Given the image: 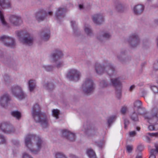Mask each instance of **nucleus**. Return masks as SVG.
<instances>
[{"instance_id": "nucleus-59", "label": "nucleus", "mask_w": 158, "mask_h": 158, "mask_svg": "<svg viewBox=\"0 0 158 158\" xmlns=\"http://www.w3.org/2000/svg\"><path fill=\"white\" fill-rule=\"evenodd\" d=\"M135 87V86L134 85H131L129 89V91H132Z\"/></svg>"}, {"instance_id": "nucleus-37", "label": "nucleus", "mask_w": 158, "mask_h": 158, "mask_svg": "<svg viewBox=\"0 0 158 158\" xmlns=\"http://www.w3.org/2000/svg\"><path fill=\"white\" fill-rule=\"evenodd\" d=\"M71 132V131L67 129L62 130L61 131L62 136L65 139H66Z\"/></svg>"}, {"instance_id": "nucleus-5", "label": "nucleus", "mask_w": 158, "mask_h": 158, "mask_svg": "<svg viewBox=\"0 0 158 158\" xmlns=\"http://www.w3.org/2000/svg\"><path fill=\"white\" fill-rule=\"evenodd\" d=\"M95 88V84L93 81L90 78H86L82 85L83 91L87 94H91L94 91Z\"/></svg>"}, {"instance_id": "nucleus-25", "label": "nucleus", "mask_w": 158, "mask_h": 158, "mask_svg": "<svg viewBox=\"0 0 158 158\" xmlns=\"http://www.w3.org/2000/svg\"><path fill=\"white\" fill-rule=\"evenodd\" d=\"M115 8L116 10L119 12H123L125 10V6L122 3L118 2L115 4Z\"/></svg>"}, {"instance_id": "nucleus-56", "label": "nucleus", "mask_w": 158, "mask_h": 158, "mask_svg": "<svg viewBox=\"0 0 158 158\" xmlns=\"http://www.w3.org/2000/svg\"><path fill=\"white\" fill-rule=\"evenodd\" d=\"M154 24L156 26H158V18L154 20Z\"/></svg>"}, {"instance_id": "nucleus-4", "label": "nucleus", "mask_w": 158, "mask_h": 158, "mask_svg": "<svg viewBox=\"0 0 158 158\" xmlns=\"http://www.w3.org/2000/svg\"><path fill=\"white\" fill-rule=\"evenodd\" d=\"M17 35L19 40L23 44L29 46L33 44V37L29 33L23 31H18Z\"/></svg>"}, {"instance_id": "nucleus-38", "label": "nucleus", "mask_w": 158, "mask_h": 158, "mask_svg": "<svg viewBox=\"0 0 158 158\" xmlns=\"http://www.w3.org/2000/svg\"><path fill=\"white\" fill-rule=\"evenodd\" d=\"M152 113L153 117H156L158 119V108L156 107L152 110Z\"/></svg>"}, {"instance_id": "nucleus-23", "label": "nucleus", "mask_w": 158, "mask_h": 158, "mask_svg": "<svg viewBox=\"0 0 158 158\" xmlns=\"http://www.w3.org/2000/svg\"><path fill=\"white\" fill-rule=\"evenodd\" d=\"M142 103L139 100H137L134 103V106L135 109H137L138 110V113L139 114H143L140 111V110H144V108L142 107Z\"/></svg>"}, {"instance_id": "nucleus-55", "label": "nucleus", "mask_w": 158, "mask_h": 158, "mask_svg": "<svg viewBox=\"0 0 158 158\" xmlns=\"http://www.w3.org/2000/svg\"><path fill=\"white\" fill-rule=\"evenodd\" d=\"M13 143L15 145H18L19 144V141L17 140H14L13 141Z\"/></svg>"}, {"instance_id": "nucleus-33", "label": "nucleus", "mask_w": 158, "mask_h": 158, "mask_svg": "<svg viewBox=\"0 0 158 158\" xmlns=\"http://www.w3.org/2000/svg\"><path fill=\"white\" fill-rule=\"evenodd\" d=\"M87 153L89 158H97L95 152L92 149H89L87 151Z\"/></svg>"}, {"instance_id": "nucleus-6", "label": "nucleus", "mask_w": 158, "mask_h": 158, "mask_svg": "<svg viewBox=\"0 0 158 158\" xmlns=\"http://www.w3.org/2000/svg\"><path fill=\"white\" fill-rule=\"evenodd\" d=\"M12 94L19 100L24 99L26 95L24 93L22 87L18 85L13 86L10 89Z\"/></svg>"}, {"instance_id": "nucleus-15", "label": "nucleus", "mask_w": 158, "mask_h": 158, "mask_svg": "<svg viewBox=\"0 0 158 158\" xmlns=\"http://www.w3.org/2000/svg\"><path fill=\"white\" fill-rule=\"evenodd\" d=\"M83 128V130L85 133L87 134H94L98 130L97 128L89 123L84 124Z\"/></svg>"}, {"instance_id": "nucleus-62", "label": "nucleus", "mask_w": 158, "mask_h": 158, "mask_svg": "<svg viewBox=\"0 0 158 158\" xmlns=\"http://www.w3.org/2000/svg\"><path fill=\"white\" fill-rule=\"evenodd\" d=\"M156 44L157 47L158 48V36L156 38Z\"/></svg>"}, {"instance_id": "nucleus-18", "label": "nucleus", "mask_w": 158, "mask_h": 158, "mask_svg": "<svg viewBox=\"0 0 158 158\" xmlns=\"http://www.w3.org/2000/svg\"><path fill=\"white\" fill-rule=\"evenodd\" d=\"M50 31L49 29L45 28L40 33V36L42 40L46 41H48L50 37Z\"/></svg>"}, {"instance_id": "nucleus-64", "label": "nucleus", "mask_w": 158, "mask_h": 158, "mask_svg": "<svg viewBox=\"0 0 158 158\" xmlns=\"http://www.w3.org/2000/svg\"><path fill=\"white\" fill-rule=\"evenodd\" d=\"M136 129L138 131H139L140 130V128L139 127H136Z\"/></svg>"}, {"instance_id": "nucleus-28", "label": "nucleus", "mask_w": 158, "mask_h": 158, "mask_svg": "<svg viewBox=\"0 0 158 158\" xmlns=\"http://www.w3.org/2000/svg\"><path fill=\"white\" fill-rule=\"evenodd\" d=\"M155 149H152L150 151V156L149 158H156V156L155 154L158 153V144H155Z\"/></svg>"}, {"instance_id": "nucleus-14", "label": "nucleus", "mask_w": 158, "mask_h": 158, "mask_svg": "<svg viewBox=\"0 0 158 158\" xmlns=\"http://www.w3.org/2000/svg\"><path fill=\"white\" fill-rule=\"evenodd\" d=\"M62 56V53L60 50L59 49L55 50L50 56L51 62L56 61L61 57Z\"/></svg>"}, {"instance_id": "nucleus-11", "label": "nucleus", "mask_w": 158, "mask_h": 158, "mask_svg": "<svg viewBox=\"0 0 158 158\" xmlns=\"http://www.w3.org/2000/svg\"><path fill=\"white\" fill-rule=\"evenodd\" d=\"M0 61L6 64L14 65L15 61L13 57L9 54L0 50Z\"/></svg>"}, {"instance_id": "nucleus-35", "label": "nucleus", "mask_w": 158, "mask_h": 158, "mask_svg": "<svg viewBox=\"0 0 158 158\" xmlns=\"http://www.w3.org/2000/svg\"><path fill=\"white\" fill-rule=\"evenodd\" d=\"M66 139L69 141L74 142L76 140V135L74 133L71 132Z\"/></svg>"}, {"instance_id": "nucleus-10", "label": "nucleus", "mask_w": 158, "mask_h": 158, "mask_svg": "<svg viewBox=\"0 0 158 158\" xmlns=\"http://www.w3.org/2000/svg\"><path fill=\"white\" fill-rule=\"evenodd\" d=\"M0 131L6 134H11L15 132V129L12 124L4 122L0 123Z\"/></svg>"}, {"instance_id": "nucleus-16", "label": "nucleus", "mask_w": 158, "mask_h": 158, "mask_svg": "<svg viewBox=\"0 0 158 158\" xmlns=\"http://www.w3.org/2000/svg\"><path fill=\"white\" fill-rule=\"evenodd\" d=\"M111 36V35L109 32H102L97 34V38L101 42H104L106 40L110 39Z\"/></svg>"}, {"instance_id": "nucleus-30", "label": "nucleus", "mask_w": 158, "mask_h": 158, "mask_svg": "<svg viewBox=\"0 0 158 158\" xmlns=\"http://www.w3.org/2000/svg\"><path fill=\"white\" fill-rule=\"evenodd\" d=\"M85 31L87 36H91L93 35V31L90 26H85Z\"/></svg>"}, {"instance_id": "nucleus-19", "label": "nucleus", "mask_w": 158, "mask_h": 158, "mask_svg": "<svg viewBox=\"0 0 158 158\" xmlns=\"http://www.w3.org/2000/svg\"><path fill=\"white\" fill-rule=\"evenodd\" d=\"M9 20L10 23L15 26L19 25L22 22L20 17L15 15L10 16L9 18Z\"/></svg>"}, {"instance_id": "nucleus-17", "label": "nucleus", "mask_w": 158, "mask_h": 158, "mask_svg": "<svg viewBox=\"0 0 158 158\" xmlns=\"http://www.w3.org/2000/svg\"><path fill=\"white\" fill-rule=\"evenodd\" d=\"M93 19L94 23L98 25L102 24L104 21L103 15L100 14L94 15L93 16Z\"/></svg>"}, {"instance_id": "nucleus-13", "label": "nucleus", "mask_w": 158, "mask_h": 158, "mask_svg": "<svg viewBox=\"0 0 158 158\" xmlns=\"http://www.w3.org/2000/svg\"><path fill=\"white\" fill-rule=\"evenodd\" d=\"M67 11L66 8L60 7L58 8L55 13V19L57 21H61L62 19L64 17Z\"/></svg>"}, {"instance_id": "nucleus-26", "label": "nucleus", "mask_w": 158, "mask_h": 158, "mask_svg": "<svg viewBox=\"0 0 158 158\" xmlns=\"http://www.w3.org/2000/svg\"><path fill=\"white\" fill-rule=\"evenodd\" d=\"M43 85L46 89L52 90L54 89V85L52 82H47L43 83Z\"/></svg>"}, {"instance_id": "nucleus-9", "label": "nucleus", "mask_w": 158, "mask_h": 158, "mask_svg": "<svg viewBox=\"0 0 158 158\" xmlns=\"http://www.w3.org/2000/svg\"><path fill=\"white\" fill-rule=\"evenodd\" d=\"M81 76V72L77 69H72L68 71L66 76L70 81L76 82L78 81Z\"/></svg>"}, {"instance_id": "nucleus-39", "label": "nucleus", "mask_w": 158, "mask_h": 158, "mask_svg": "<svg viewBox=\"0 0 158 158\" xmlns=\"http://www.w3.org/2000/svg\"><path fill=\"white\" fill-rule=\"evenodd\" d=\"M118 87V88L117 87L116 88V94L118 99H120L122 91L121 86Z\"/></svg>"}, {"instance_id": "nucleus-63", "label": "nucleus", "mask_w": 158, "mask_h": 158, "mask_svg": "<svg viewBox=\"0 0 158 158\" xmlns=\"http://www.w3.org/2000/svg\"><path fill=\"white\" fill-rule=\"evenodd\" d=\"M79 8H80V9H83V6L82 5H81V4L80 5H79Z\"/></svg>"}, {"instance_id": "nucleus-7", "label": "nucleus", "mask_w": 158, "mask_h": 158, "mask_svg": "<svg viewBox=\"0 0 158 158\" xmlns=\"http://www.w3.org/2000/svg\"><path fill=\"white\" fill-rule=\"evenodd\" d=\"M128 42L131 48H136L139 46L140 43V39L138 35L136 33L131 34L128 39Z\"/></svg>"}, {"instance_id": "nucleus-34", "label": "nucleus", "mask_w": 158, "mask_h": 158, "mask_svg": "<svg viewBox=\"0 0 158 158\" xmlns=\"http://www.w3.org/2000/svg\"><path fill=\"white\" fill-rule=\"evenodd\" d=\"M55 158H66L67 156L63 152H57L54 154Z\"/></svg>"}, {"instance_id": "nucleus-3", "label": "nucleus", "mask_w": 158, "mask_h": 158, "mask_svg": "<svg viewBox=\"0 0 158 158\" xmlns=\"http://www.w3.org/2000/svg\"><path fill=\"white\" fill-rule=\"evenodd\" d=\"M95 70L96 73L98 75H102L106 72L111 76L114 73L115 69L114 67L111 63L108 62L102 64L96 63L95 65Z\"/></svg>"}, {"instance_id": "nucleus-12", "label": "nucleus", "mask_w": 158, "mask_h": 158, "mask_svg": "<svg viewBox=\"0 0 158 158\" xmlns=\"http://www.w3.org/2000/svg\"><path fill=\"white\" fill-rule=\"evenodd\" d=\"M0 41L7 47L14 48L15 45L14 39L7 35H4L0 37Z\"/></svg>"}, {"instance_id": "nucleus-58", "label": "nucleus", "mask_w": 158, "mask_h": 158, "mask_svg": "<svg viewBox=\"0 0 158 158\" xmlns=\"http://www.w3.org/2000/svg\"><path fill=\"white\" fill-rule=\"evenodd\" d=\"M154 125V130H158V123H156Z\"/></svg>"}, {"instance_id": "nucleus-44", "label": "nucleus", "mask_w": 158, "mask_h": 158, "mask_svg": "<svg viewBox=\"0 0 158 158\" xmlns=\"http://www.w3.org/2000/svg\"><path fill=\"white\" fill-rule=\"evenodd\" d=\"M107 83L104 80L101 81L100 82V86L102 88H105L108 85Z\"/></svg>"}, {"instance_id": "nucleus-48", "label": "nucleus", "mask_w": 158, "mask_h": 158, "mask_svg": "<svg viewBox=\"0 0 158 158\" xmlns=\"http://www.w3.org/2000/svg\"><path fill=\"white\" fill-rule=\"evenodd\" d=\"M133 149V146L131 145H127V152L129 153H131Z\"/></svg>"}, {"instance_id": "nucleus-8", "label": "nucleus", "mask_w": 158, "mask_h": 158, "mask_svg": "<svg viewBox=\"0 0 158 158\" xmlns=\"http://www.w3.org/2000/svg\"><path fill=\"white\" fill-rule=\"evenodd\" d=\"M116 57L118 61L123 64H128L131 60V56L128 55L127 51L125 49L121 50Z\"/></svg>"}, {"instance_id": "nucleus-36", "label": "nucleus", "mask_w": 158, "mask_h": 158, "mask_svg": "<svg viewBox=\"0 0 158 158\" xmlns=\"http://www.w3.org/2000/svg\"><path fill=\"white\" fill-rule=\"evenodd\" d=\"M130 117L131 119L134 122L138 121L139 118L138 115L135 112H134L130 115Z\"/></svg>"}, {"instance_id": "nucleus-60", "label": "nucleus", "mask_w": 158, "mask_h": 158, "mask_svg": "<svg viewBox=\"0 0 158 158\" xmlns=\"http://www.w3.org/2000/svg\"><path fill=\"white\" fill-rule=\"evenodd\" d=\"M136 158H142V156L141 153H139L137 155Z\"/></svg>"}, {"instance_id": "nucleus-24", "label": "nucleus", "mask_w": 158, "mask_h": 158, "mask_svg": "<svg viewBox=\"0 0 158 158\" xmlns=\"http://www.w3.org/2000/svg\"><path fill=\"white\" fill-rule=\"evenodd\" d=\"M111 82L112 85L115 87L120 86L121 83L119 77L112 79Z\"/></svg>"}, {"instance_id": "nucleus-57", "label": "nucleus", "mask_w": 158, "mask_h": 158, "mask_svg": "<svg viewBox=\"0 0 158 158\" xmlns=\"http://www.w3.org/2000/svg\"><path fill=\"white\" fill-rule=\"evenodd\" d=\"M154 127L153 125H150L148 127V129L150 131L154 130Z\"/></svg>"}, {"instance_id": "nucleus-49", "label": "nucleus", "mask_w": 158, "mask_h": 158, "mask_svg": "<svg viewBox=\"0 0 158 158\" xmlns=\"http://www.w3.org/2000/svg\"><path fill=\"white\" fill-rule=\"evenodd\" d=\"M144 148L143 145H140L138 146L137 150L139 152H141L143 151Z\"/></svg>"}, {"instance_id": "nucleus-53", "label": "nucleus", "mask_w": 158, "mask_h": 158, "mask_svg": "<svg viewBox=\"0 0 158 158\" xmlns=\"http://www.w3.org/2000/svg\"><path fill=\"white\" fill-rule=\"evenodd\" d=\"M154 68L155 70H158V59L157 61L154 63Z\"/></svg>"}, {"instance_id": "nucleus-22", "label": "nucleus", "mask_w": 158, "mask_h": 158, "mask_svg": "<svg viewBox=\"0 0 158 158\" xmlns=\"http://www.w3.org/2000/svg\"><path fill=\"white\" fill-rule=\"evenodd\" d=\"M46 16V13L43 10H41L37 11L35 14L36 19L38 21H43Z\"/></svg>"}, {"instance_id": "nucleus-1", "label": "nucleus", "mask_w": 158, "mask_h": 158, "mask_svg": "<svg viewBox=\"0 0 158 158\" xmlns=\"http://www.w3.org/2000/svg\"><path fill=\"white\" fill-rule=\"evenodd\" d=\"M26 146L33 154H37L40 151L44 142L41 137L39 136L33 135H28L25 138Z\"/></svg>"}, {"instance_id": "nucleus-31", "label": "nucleus", "mask_w": 158, "mask_h": 158, "mask_svg": "<svg viewBox=\"0 0 158 158\" xmlns=\"http://www.w3.org/2000/svg\"><path fill=\"white\" fill-rule=\"evenodd\" d=\"M116 116L115 115H112L108 118L107 119V122L108 126L109 127L116 120Z\"/></svg>"}, {"instance_id": "nucleus-47", "label": "nucleus", "mask_w": 158, "mask_h": 158, "mask_svg": "<svg viewBox=\"0 0 158 158\" xmlns=\"http://www.w3.org/2000/svg\"><path fill=\"white\" fill-rule=\"evenodd\" d=\"M127 109V108L126 106L122 107L120 110L121 113L123 114H125L126 113Z\"/></svg>"}, {"instance_id": "nucleus-20", "label": "nucleus", "mask_w": 158, "mask_h": 158, "mask_svg": "<svg viewBox=\"0 0 158 158\" xmlns=\"http://www.w3.org/2000/svg\"><path fill=\"white\" fill-rule=\"evenodd\" d=\"M10 98L8 94L3 95L0 99V105L3 107H6L8 105Z\"/></svg>"}, {"instance_id": "nucleus-41", "label": "nucleus", "mask_w": 158, "mask_h": 158, "mask_svg": "<svg viewBox=\"0 0 158 158\" xmlns=\"http://www.w3.org/2000/svg\"><path fill=\"white\" fill-rule=\"evenodd\" d=\"M43 67L44 68L45 70L47 71H52L54 69V67L52 65H48L47 66H44Z\"/></svg>"}, {"instance_id": "nucleus-42", "label": "nucleus", "mask_w": 158, "mask_h": 158, "mask_svg": "<svg viewBox=\"0 0 158 158\" xmlns=\"http://www.w3.org/2000/svg\"><path fill=\"white\" fill-rule=\"evenodd\" d=\"M124 120V128L127 129L130 123L129 120L126 118H123Z\"/></svg>"}, {"instance_id": "nucleus-45", "label": "nucleus", "mask_w": 158, "mask_h": 158, "mask_svg": "<svg viewBox=\"0 0 158 158\" xmlns=\"http://www.w3.org/2000/svg\"><path fill=\"white\" fill-rule=\"evenodd\" d=\"M6 139L3 135H0V144H5L6 143Z\"/></svg>"}, {"instance_id": "nucleus-54", "label": "nucleus", "mask_w": 158, "mask_h": 158, "mask_svg": "<svg viewBox=\"0 0 158 158\" xmlns=\"http://www.w3.org/2000/svg\"><path fill=\"white\" fill-rule=\"evenodd\" d=\"M136 134V132L135 131H131L129 132V135L132 137L135 136Z\"/></svg>"}, {"instance_id": "nucleus-29", "label": "nucleus", "mask_w": 158, "mask_h": 158, "mask_svg": "<svg viewBox=\"0 0 158 158\" xmlns=\"http://www.w3.org/2000/svg\"><path fill=\"white\" fill-rule=\"evenodd\" d=\"M71 25L73 29V33L75 35L77 36L79 34L78 29L75 21H72L71 22Z\"/></svg>"}, {"instance_id": "nucleus-46", "label": "nucleus", "mask_w": 158, "mask_h": 158, "mask_svg": "<svg viewBox=\"0 0 158 158\" xmlns=\"http://www.w3.org/2000/svg\"><path fill=\"white\" fill-rule=\"evenodd\" d=\"M151 89L154 93H158V87L156 85H153L151 86Z\"/></svg>"}, {"instance_id": "nucleus-40", "label": "nucleus", "mask_w": 158, "mask_h": 158, "mask_svg": "<svg viewBox=\"0 0 158 158\" xmlns=\"http://www.w3.org/2000/svg\"><path fill=\"white\" fill-rule=\"evenodd\" d=\"M59 114V111L58 110L54 109L52 110V114L56 119L58 118Z\"/></svg>"}, {"instance_id": "nucleus-43", "label": "nucleus", "mask_w": 158, "mask_h": 158, "mask_svg": "<svg viewBox=\"0 0 158 158\" xmlns=\"http://www.w3.org/2000/svg\"><path fill=\"white\" fill-rule=\"evenodd\" d=\"M5 82L6 84H7L8 83L10 82V80L9 76L7 75H5L4 76Z\"/></svg>"}, {"instance_id": "nucleus-2", "label": "nucleus", "mask_w": 158, "mask_h": 158, "mask_svg": "<svg viewBox=\"0 0 158 158\" xmlns=\"http://www.w3.org/2000/svg\"><path fill=\"white\" fill-rule=\"evenodd\" d=\"M33 118L36 123H39L43 128L48 126V119L46 115L41 111L39 105L36 104L33 106L31 111Z\"/></svg>"}, {"instance_id": "nucleus-51", "label": "nucleus", "mask_w": 158, "mask_h": 158, "mask_svg": "<svg viewBox=\"0 0 158 158\" xmlns=\"http://www.w3.org/2000/svg\"><path fill=\"white\" fill-rule=\"evenodd\" d=\"M23 158H33L31 156L26 153H24Z\"/></svg>"}, {"instance_id": "nucleus-27", "label": "nucleus", "mask_w": 158, "mask_h": 158, "mask_svg": "<svg viewBox=\"0 0 158 158\" xmlns=\"http://www.w3.org/2000/svg\"><path fill=\"white\" fill-rule=\"evenodd\" d=\"M28 85L29 91L32 92L35 88L36 83L35 81L31 80L28 81Z\"/></svg>"}, {"instance_id": "nucleus-52", "label": "nucleus", "mask_w": 158, "mask_h": 158, "mask_svg": "<svg viewBox=\"0 0 158 158\" xmlns=\"http://www.w3.org/2000/svg\"><path fill=\"white\" fill-rule=\"evenodd\" d=\"M148 135L152 136H158V133H148Z\"/></svg>"}, {"instance_id": "nucleus-32", "label": "nucleus", "mask_w": 158, "mask_h": 158, "mask_svg": "<svg viewBox=\"0 0 158 158\" xmlns=\"http://www.w3.org/2000/svg\"><path fill=\"white\" fill-rule=\"evenodd\" d=\"M11 115L18 120H19L21 117V113L18 110L13 111L11 112Z\"/></svg>"}, {"instance_id": "nucleus-50", "label": "nucleus", "mask_w": 158, "mask_h": 158, "mask_svg": "<svg viewBox=\"0 0 158 158\" xmlns=\"http://www.w3.org/2000/svg\"><path fill=\"white\" fill-rule=\"evenodd\" d=\"M63 65V63L61 61H59L56 64V67L59 69Z\"/></svg>"}, {"instance_id": "nucleus-21", "label": "nucleus", "mask_w": 158, "mask_h": 158, "mask_svg": "<svg viewBox=\"0 0 158 158\" xmlns=\"http://www.w3.org/2000/svg\"><path fill=\"white\" fill-rule=\"evenodd\" d=\"M144 8V6L142 4L135 5L133 9L134 13L136 15H140L143 12Z\"/></svg>"}, {"instance_id": "nucleus-61", "label": "nucleus", "mask_w": 158, "mask_h": 158, "mask_svg": "<svg viewBox=\"0 0 158 158\" xmlns=\"http://www.w3.org/2000/svg\"><path fill=\"white\" fill-rule=\"evenodd\" d=\"M70 156L72 158H77V157L73 154H70Z\"/></svg>"}]
</instances>
